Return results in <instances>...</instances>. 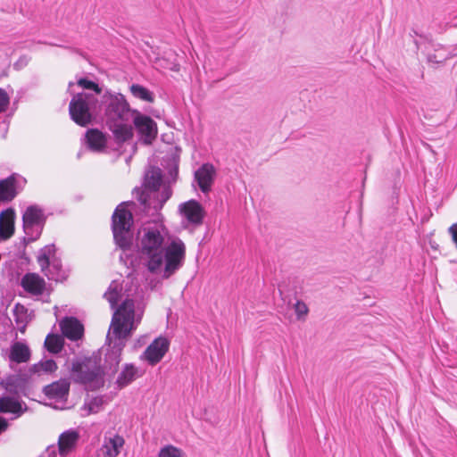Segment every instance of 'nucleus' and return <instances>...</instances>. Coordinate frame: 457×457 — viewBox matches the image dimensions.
Here are the masks:
<instances>
[{
	"label": "nucleus",
	"mask_w": 457,
	"mask_h": 457,
	"mask_svg": "<svg viewBox=\"0 0 457 457\" xmlns=\"http://www.w3.org/2000/svg\"><path fill=\"white\" fill-rule=\"evenodd\" d=\"M141 321V315L136 313L135 302L124 300L114 311L108 332L110 344L121 353L126 342L132 337L133 331Z\"/></svg>",
	"instance_id": "f257e3e1"
},
{
	"label": "nucleus",
	"mask_w": 457,
	"mask_h": 457,
	"mask_svg": "<svg viewBox=\"0 0 457 457\" xmlns=\"http://www.w3.org/2000/svg\"><path fill=\"white\" fill-rule=\"evenodd\" d=\"M164 237L156 228H146L140 241V255L151 273H156L163 262Z\"/></svg>",
	"instance_id": "f03ea898"
},
{
	"label": "nucleus",
	"mask_w": 457,
	"mask_h": 457,
	"mask_svg": "<svg viewBox=\"0 0 457 457\" xmlns=\"http://www.w3.org/2000/svg\"><path fill=\"white\" fill-rule=\"evenodd\" d=\"M71 372L73 381L84 385L87 390H96L104 385L102 367L91 360L74 361Z\"/></svg>",
	"instance_id": "7ed1b4c3"
},
{
	"label": "nucleus",
	"mask_w": 457,
	"mask_h": 457,
	"mask_svg": "<svg viewBox=\"0 0 457 457\" xmlns=\"http://www.w3.org/2000/svg\"><path fill=\"white\" fill-rule=\"evenodd\" d=\"M132 213L122 204L118 205L112 217V228L115 243L124 251L132 245Z\"/></svg>",
	"instance_id": "20e7f679"
},
{
	"label": "nucleus",
	"mask_w": 457,
	"mask_h": 457,
	"mask_svg": "<svg viewBox=\"0 0 457 457\" xmlns=\"http://www.w3.org/2000/svg\"><path fill=\"white\" fill-rule=\"evenodd\" d=\"M105 106L107 124L116 121H129L135 115L125 96L121 94L105 92L103 96Z\"/></svg>",
	"instance_id": "39448f33"
},
{
	"label": "nucleus",
	"mask_w": 457,
	"mask_h": 457,
	"mask_svg": "<svg viewBox=\"0 0 457 457\" xmlns=\"http://www.w3.org/2000/svg\"><path fill=\"white\" fill-rule=\"evenodd\" d=\"M96 102V98L91 94H76L69 104V112L72 120L82 127L90 124L93 119L90 107Z\"/></svg>",
	"instance_id": "423d86ee"
},
{
	"label": "nucleus",
	"mask_w": 457,
	"mask_h": 457,
	"mask_svg": "<svg viewBox=\"0 0 457 457\" xmlns=\"http://www.w3.org/2000/svg\"><path fill=\"white\" fill-rule=\"evenodd\" d=\"M164 278H170L178 270L186 256V245L179 240H173L165 249Z\"/></svg>",
	"instance_id": "0eeeda50"
},
{
	"label": "nucleus",
	"mask_w": 457,
	"mask_h": 457,
	"mask_svg": "<svg viewBox=\"0 0 457 457\" xmlns=\"http://www.w3.org/2000/svg\"><path fill=\"white\" fill-rule=\"evenodd\" d=\"M170 349V340L165 337L155 338L144 351L142 358L150 365L159 363Z\"/></svg>",
	"instance_id": "6e6552de"
},
{
	"label": "nucleus",
	"mask_w": 457,
	"mask_h": 457,
	"mask_svg": "<svg viewBox=\"0 0 457 457\" xmlns=\"http://www.w3.org/2000/svg\"><path fill=\"white\" fill-rule=\"evenodd\" d=\"M133 123L145 144H151L157 137V124L151 117L135 111Z\"/></svg>",
	"instance_id": "1a4fd4ad"
},
{
	"label": "nucleus",
	"mask_w": 457,
	"mask_h": 457,
	"mask_svg": "<svg viewBox=\"0 0 457 457\" xmlns=\"http://www.w3.org/2000/svg\"><path fill=\"white\" fill-rule=\"evenodd\" d=\"M70 387L69 379L61 378L44 386L43 393L48 399L65 401L68 398Z\"/></svg>",
	"instance_id": "9d476101"
},
{
	"label": "nucleus",
	"mask_w": 457,
	"mask_h": 457,
	"mask_svg": "<svg viewBox=\"0 0 457 457\" xmlns=\"http://www.w3.org/2000/svg\"><path fill=\"white\" fill-rule=\"evenodd\" d=\"M21 285L27 293L35 296L43 295L46 287L44 278L35 272L25 274L21 278Z\"/></svg>",
	"instance_id": "9b49d317"
},
{
	"label": "nucleus",
	"mask_w": 457,
	"mask_h": 457,
	"mask_svg": "<svg viewBox=\"0 0 457 457\" xmlns=\"http://www.w3.org/2000/svg\"><path fill=\"white\" fill-rule=\"evenodd\" d=\"M59 326L62 336L71 341L79 340L84 335V326L74 317L62 319Z\"/></svg>",
	"instance_id": "f8f14e48"
},
{
	"label": "nucleus",
	"mask_w": 457,
	"mask_h": 457,
	"mask_svg": "<svg viewBox=\"0 0 457 457\" xmlns=\"http://www.w3.org/2000/svg\"><path fill=\"white\" fill-rule=\"evenodd\" d=\"M15 212L8 208L0 212V242L10 239L15 231Z\"/></svg>",
	"instance_id": "ddd939ff"
},
{
	"label": "nucleus",
	"mask_w": 457,
	"mask_h": 457,
	"mask_svg": "<svg viewBox=\"0 0 457 457\" xmlns=\"http://www.w3.org/2000/svg\"><path fill=\"white\" fill-rule=\"evenodd\" d=\"M215 175L213 165L205 163L195 173V180L202 192L207 193L211 190Z\"/></svg>",
	"instance_id": "4468645a"
},
{
	"label": "nucleus",
	"mask_w": 457,
	"mask_h": 457,
	"mask_svg": "<svg viewBox=\"0 0 457 457\" xmlns=\"http://www.w3.org/2000/svg\"><path fill=\"white\" fill-rule=\"evenodd\" d=\"M181 212L190 223L196 225L202 224L204 217V208L195 200L186 202L181 206Z\"/></svg>",
	"instance_id": "2eb2a0df"
},
{
	"label": "nucleus",
	"mask_w": 457,
	"mask_h": 457,
	"mask_svg": "<svg viewBox=\"0 0 457 457\" xmlns=\"http://www.w3.org/2000/svg\"><path fill=\"white\" fill-rule=\"evenodd\" d=\"M125 445L124 438L119 434L105 436L100 451L104 457H117Z\"/></svg>",
	"instance_id": "dca6fc26"
},
{
	"label": "nucleus",
	"mask_w": 457,
	"mask_h": 457,
	"mask_svg": "<svg viewBox=\"0 0 457 457\" xmlns=\"http://www.w3.org/2000/svg\"><path fill=\"white\" fill-rule=\"evenodd\" d=\"M128 122L129 121H116L108 123L109 129L118 143H124L133 137V128L131 125L128 124Z\"/></svg>",
	"instance_id": "f3484780"
},
{
	"label": "nucleus",
	"mask_w": 457,
	"mask_h": 457,
	"mask_svg": "<svg viewBox=\"0 0 457 457\" xmlns=\"http://www.w3.org/2000/svg\"><path fill=\"white\" fill-rule=\"evenodd\" d=\"M16 179L11 175L0 180V203H10L17 195Z\"/></svg>",
	"instance_id": "a211bd4d"
},
{
	"label": "nucleus",
	"mask_w": 457,
	"mask_h": 457,
	"mask_svg": "<svg viewBox=\"0 0 457 457\" xmlns=\"http://www.w3.org/2000/svg\"><path fill=\"white\" fill-rule=\"evenodd\" d=\"M24 229L32 228L34 226L40 225L45 221L43 211L37 206H29L26 209L22 216Z\"/></svg>",
	"instance_id": "6ab92c4d"
},
{
	"label": "nucleus",
	"mask_w": 457,
	"mask_h": 457,
	"mask_svg": "<svg viewBox=\"0 0 457 457\" xmlns=\"http://www.w3.org/2000/svg\"><path fill=\"white\" fill-rule=\"evenodd\" d=\"M86 140L93 151L100 152L106 147V136L97 129H88L86 133Z\"/></svg>",
	"instance_id": "aec40b11"
},
{
	"label": "nucleus",
	"mask_w": 457,
	"mask_h": 457,
	"mask_svg": "<svg viewBox=\"0 0 457 457\" xmlns=\"http://www.w3.org/2000/svg\"><path fill=\"white\" fill-rule=\"evenodd\" d=\"M79 434L76 431H66L59 436L58 448L62 455L69 453L76 445Z\"/></svg>",
	"instance_id": "412c9836"
},
{
	"label": "nucleus",
	"mask_w": 457,
	"mask_h": 457,
	"mask_svg": "<svg viewBox=\"0 0 457 457\" xmlns=\"http://www.w3.org/2000/svg\"><path fill=\"white\" fill-rule=\"evenodd\" d=\"M24 412L21 403L11 396L0 398V413H12L18 417Z\"/></svg>",
	"instance_id": "4be33fe9"
},
{
	"label": "nucleus",
	"mask_w": 457,
	"mask_h": 457,
	"mask_svg": "<svg viewBox=\"0 0 457 457\" xmlns=\"http://www.w3.org/2000/svg\"><path fill=\"white\" fill-rule=\"evenodd\" d=\"M9 358L16 363L27 362L30 358V351L25 344L16 342L11 347Z\"/></svg>",
	"instance_id": "5701e85b"
},
{
	"label": "nucleus",
	"mask_w": 457,
	"mask_h": 457,
	"mask_svg": "<svg viewBox=\"0 0 457 457\" xmlns=\"http://www.w3.org/2000/svg\"><path fill=\"white\" fill-rule=\"evenodd\" d=\"M162 181V176L161 170L153 168L145 174L144 186L149 190L156 191L159 189Z\"/></svg>",
	"instance_id": "b1692460"
},
{
	"label": "nucleus",
	"mask_w": 457,
	"mask_h": 457,
	"mask_svg": "<svg viewBox=\"0 0 457 457\" xmlns=\"http://www.w3.org/2000/svg\"><path fill=\"white\" fill-rule=\"evenodd\" d=\"M137 377V369L132 364L125 365L122 371L117 378V385L120 388H123L130 384Z\"/></svg>",
	"instance_id": "393cba45"
},
{
	"label": "nucleus",
	"mask_w": 457,
	"mask_h": 457,
	"mask_svg": "<svg viewBox=\"0 0 457 457\" xmlns=\"http://www.w3.org/2000/svg\"><path fill=\"white\" fill-rule=\"evenodd\" d=\"M64 346V339L57 334H49L45 340V347L49 353H59Z\"/></svg>",
	"instance_id": "a878e982"
},
{
	"label": "nucleus",
	"mask_w": 457,
	"mask_h": 457,
	"mask_svg": "<svg viewBox=\"0 0 457 457\" xmlns=\"http://www.w3.org/2000/svg\"><path fill=\"white\" fill-rule=\"evenodd\" d=\"M129 89H130L131 94L135 97L141 99L143 101L148 102V103L154 102V96H153L152 93L145 87L138 85V84H133V85H131Z\"/></svg>",
	"instance_id": "bb28decb"
},
{
	"label": "nucleus",
	"mask_w": 457,
	"mask_h": 457,
	"mask_svg": "<svg viewBox=\"0 0 457 457\" xmlns=\"http://www.w3.org/2000/svg\"><path fill=\"white\" fill-rule=\"evenodd\" d=\"M103 403L104 401L101 397L92 398L88 403H86L82 408L83 411H85V416L97 413L100 411Z\"/></svg>",
	"instance_id": "cd10ccee"
},
{
	"label": "nucleus",
	"mask_w": 457,
	"mask_h": 457,
	"mask_svg": "<svg viewBox=\"0 0 457 457\" xmlns=\"http://www.w3.org/2000/svg\"><path fill=\"white\" fill-rule=\"evenodd\" d=\"M37 264L39 265L41 272L49 278V275L47 273V270H49L50 266V258L49 254L46 253V251H43L37 257Z\"/></svg>",
	"instance_id": "c85d7f7f"
},
{
	"label": "nucleus",
	"mask_w": 457,
	"mask_h": 457,
	"mask_svg": "<svg viewBox=\"0 0 457 457\" xmlns=\"http://www.w3.org/2000/svg\"><path fill=\"white\" fill-rule=\"evenodd\" d=\"M158 457H182V451L173 445H166L160 450Z\"/></svg>",
	"instance_id": "c756f323"
},
{
	"label": "nucleus",
	"mask_w": 457,
	"mask_h": 457,
	"mask_svg": "<svg viewBox=\"0 0 457 457\" xmlns=\"http://www.w3.org/2000/svg\"><path fill=\"white\" fill-rule=\"evenodd\" d=\"M78 86L85 88L95 91L97 95L102 93V88L94 81H91L86 78H80L77 81Z\"/></svg>",
	"instance_id": "7c9ffc66"
},
{
	"label": "nucleus",
	"mask_w": 457,
	"mask_h": 457,
	"mask_svg": "<svg viewBox=\"0 0 457 457\" xmlns=\"http://www.w3.org/2000/svg\"><path fill=\"white\" fill-rule=\"evenodd\" d=\"M295 312L298 320H304L309 312V309L303 301H297L295 304Z\"/></svg>",
	"instance_id": "2f4dec72"
},
{
	"label": "nucleus",
	"mask_w": 457,
	"mask_h": 457,
	"mask_svg": "<svg viewBox=\"0 0 457 457\" xmlns=\"http://www.w3.org/2000/svg\"><path fill=\"white\" fill-rule=\"evenodd\" d=\"M38 367L41 370L46 373H54L58 369L57 363L54 360H46L45 361H41L38 364Z\"/></svg>",
	"instance_id": "473e14b6"
},
{
	"label": "nucleus",
	"mask_w": 457,
	"mask_h": 457,
	"mask_svg": "<svg viewBox=\"0 0 457 457\" xmlns=\"http://www.w3.org/2000/svg\"><path fill=\"white\" fill-rule=\"evenodd\" d=\"M9 104L10 96L8 93L4 89L0 88V113L7 110Z\"/></svg>",
	"instance_id": "72a5a7b5"
},
{
	"label": "nucleus",
	"mask_w": 457,
	"mask_h": 457,
	"mask_svg": "<svg viewBox=\"0 0 457 457\" xmlns=\"http://www.w3.org/2000/svg\"><path fill=\"white\" fill-rule=\"evenodd\" d=\"M448 232L452 237L453 242L454 243L455 246L457 247V222L453 224L448 228Z\"/></svg>",
	"instance_id": "f704fd0d"
},
{
	"label": "nucleus",
	"mask_w": 457,
	"mask_h": 457,
	"mask_svg": "<svg viewBox=\"0 0 457 457\" xmlns=\"http://www.w3.org/2000/svg\"><path fill=\"white\" fill-rule=\"evenodd\" d=\"M8 428V422L4 418L0 417V433L6 430Z\"/></svg>",
	"instance_id": "c9c22d12"
},
{
	"label": "nucleus",
	"mask_w": 457,
	"mask_h": 457,
	"mask_svg": "<svg viewBox=\"0 0 457 457\" xmlns=\"http://www.w3.org/2000/svg\"><path fill=\"white\" fill-rule=\"evenodd\" d=\"M108 301L110 302L112 307H113L116 304V300L113 299L112 296H108Z\"/></svg>",
	"instance_id": "e433bc0d"
},
{
	"label": "nucleus",
	"mask_w": 457,
	"mask_h": 457,
	"mask_svg": "<svg viewBox=\"0 0 457 457\" xmlns=\"http://www.w3.org/2000/svg\"><path fill=\"white\" fill-rule=\"evenodd\" d=\"M140 202L144 204H146V198L144 196V194L141 195L140 198H139Z\"/></svg>",
	"instance_id": "4c0bfd02"
}]
</instances>
